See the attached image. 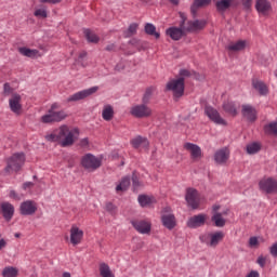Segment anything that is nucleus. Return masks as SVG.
Listing matches in <instances>:
<instances>
[{"label": "nucleus", "mask_w": 277, "mask_h": 277, "mask_svg": "<svg viewBox=\"0 0 277 277\" xmlns=\"http://www.w3.org/2000/svg\"><path fill=\"white\" fill-rule=\"evenodd\" d=\"M48 142H57L60 146L66 148L72 146L79 140V129L63 124L54 130L53 133L45 135Z\"/></svg>", "instance_id": "obj_1"}, {"label": "nucleus", "mask_w": 277, "mask_h": 277, "mask_svg": "<svg viewBox=\"0 0 277 277\" xmlns=\"http://www.w3.org/2000/svg\"><path fill=\"white\" fill-rule=\"evenodd\" d=\"M26 157L24 153H15L6 160V167L4 169L5 174H12V172H21L25 166Z\"/></svg>", "instance_id": "obj_2"}, {"label": "nucleus", "mask_w": 277, "mask_h": 277, "mask_svg": "<svg viewBox=\"0 0 277 277\" xmlns=\"http://www.w3.org/2000/svg\"><path fill=\"white\" fill-rule=\"evenodd\" d=\"M58 109L60 104H52L51 108L48 110V114L41 117V122L49 124V122H62V120H66V118H68L66 111Z\"/></svg>", "instance_id": "obj_3"}, {"label": "nucleus", "mask_w": 277, "mask_h": 277, "mask_svg": "<svg viewBox=\"0 0 277 277\" xmlns=\"http://www.w3.org/2000/svg\"><path fill=\"white\" fill-rule=\"evenodd\" d=\"M103 164V159L96 157L92 154H85L81 157L80 166H82L87 172H94L101 168Z\"/></svg>", "instance_id": "obj_4"}, {"label": "nucleus", "mask_w": 277, "mask_h": 277, "mask_svg": "<svg viewBox=\"0 0 277 277\" xmlns=\"http://www.w3.org/2000/svg\"><path fill=\"white\" fill-rule=\"evenodd\" d=\"M180 17L182 21V28L184 31H200V29H205L207 22L206 21H187V15L185 13H180Z\"/></svg>", "instance_id": "obj_5"}, {"label": "nucleus", "mask_w": 277, "mask_h": 277, "mask_svg": "<svg viewBox=\"0 0 277 277\" xmlns=\"http://www.w3.org/2000/svg\"><path fill=\"white\" fill-rule=\"evenodd\" d=\"M167 90L173 93L174 98H181L185 94V80L183 78L170 80Z\"/></svg>", "instance_id": "obj_6"}, {"label": "nucleus", "mask_w": 277, "mask_h": 277, "mask_svg": "<svg viewBox=\"0 0 277 277\" xmlns=\"http://www.w3.org/2000/svg\"><path fill=\"white\" fill-rule=\"evenodd\" d=\"M200 240L207 246H210V248H215L220 243V241L224 240V233L214 232V233L205 234L200 236Z\"/></svg>", "instance_id": "obj_7"}, {"label": "nucleus", "mask_w": 277, "mask_h": 277, "mask_svg": "<svg viewBox=\"0 0 277 277\" xmlns=\"http://www.w3.org/2000/svg\"><path fill=\"white\" fill-rule=\"evenodd\" d=\"M161 223L164 228H168V230H172L176 227V216L172 214V209L167 207L163 209L161 214Z\"/></svg>", "instance_id": "obj_8"}, {"label": "nucleus", "mask_w": 277, "mask_h": 277, "mask_svg": "<svg viewBox=\"0 0 277 277\" xmlns=\"http://www.w3.org/2000/svg\"><path fill=\"white\" fill-rule=\"evenodd\" d=\"M259 187L265 194H277V181L274 177H264L260 181Z\"/></svg>", "instance_id": "obj_9"}, {"label": "nucleus", "mask_w": 277, "mask_h": 277, "mask_svg": "<svg viewBox=\"0 0 277 277\" xmlns=\"http://www.w3.org/2000/svg\"><path fill=\"white\" fill-rule=\"evenodd\" d=\"M205 114L209 118V120H211V122H214V124H221L222 127H226L227 123L224 118H222L217 109L213 108L212 106H206Z\"/></svg>", "instance_id": "obj_10"}, {"label": "nucleus", "mask_w": 277, "mask_h": 277, "mask_svg": "<svg viewBox=\"0 0 277 277\" xmlns=\"http://www.w3.org/2000/svg\"><path fill=\"white\" fill-rule=\"evenodd\" d=\"M83 229L77 224H72L69 229V241L71 246H79L83 241Z\"/></svg>", "instance_id": "obj_11"}, {"label": "nucleus", "mask_w": 277, "mask_h": 277, "mask_svg": "<svg viewBox=\"0 0 277 277\" xmlns=\"http://www.w3.org/2000/svg\"><path fill=\"white\" fill-rule=\"evenodd\" d=\"M130 114L134 118H148V116L153 115V109H150V107L146 106L145 104H140L132 106Z\"/></svg>", "instance_id": "obj_12"}, {"label": "nucleus", "mask_w": 277, "mask_h": 277, "mask_svg": "<svg viewBox=\"0 0 277 277\" xmlns=\"http://www.w3.org/2000/svg\"><path fill=\"white\" fill-rule=\"evenodd\" d=\"M185 200L192 209H198L200 207V194L195 188L186 189Z\"/></svg>", "instance_id": "obj_13"}, {"label": "nucleus", "mask_w": 277, "mask_h": 277, "mask_svg": "<svg viewBox=\"0 0 277 277\" xmlns=\"http://www.w3.org/2000/svg\"><path fill=\"white\" fill-rule=\"evenodd\" d=\"M131 224L141 235H150V230H153V223L148 220H136L132 221Z\"/></svg>", "instance_id": "obj_14"}, {"label": "nucleus", "mask_w": 277, "mask_h": 277, "mask_svg": "<svg viewBox=\"0 0 277 277\" xmlns=\"http://www.w3.org/2000/svg\"><path fill=\"white\" fill-rule=\"evenodd\" d=\"M98 92V87H93L87 90L79 91L74 95H70L67 101L68 103H72L75 101H83V98H88V96H92V94Z\"/></svg>", "instance_id": "obj_15"}, {"label": "nucleus", "mask_w": 277, "mask_h": 277, "mask_svg": "<svg viewBox=\"0 0 277 277\" xmlns=\"http://www.w3.org/2000/svg\"><path fill=\"white\" fill-rule=\"evenodd\" d=\"M184 148L187 150V153H189L193 161H200V159H202V149L200 146L194 143H185Z\"/></svg>", "instance_id": "obj_16"}, {"label": "nucleus", "mask_w": 277, "mask_h": 277, "mask_svg": "<svg viewBox=\"0 0 277 277\" xmlns=\"http://www.w3.org/2000/svg\"><path fill=\"white\" fill-rule=\"evenodd\" d=\"M19 211L22 215H34L38 211V205L35 201L26 200L21 203Z\"/></svg>", "instance_id": "obj_17"}, {"label": "nucleus", "mask_w": 277, "mask_h": 277, "mask_svg": "<svg viewBox=\"0 0 277 277\" xmlns=\"http://www.w3.org/2000/svg\"><path fill=\"white\" fill-rule=\"evenodd\" d=\"M185 29H183L182 22L180 23V28L179 27H170L166 30V35L171 38V40H181L183 36H185Z\"/></svg>", "instance_id": "obj_18"}, {"label": "nucleus", "mask_w": 277, "mask_h": 277, "mask_svg": "<svg viewBox=\"0 0 277 277\" xmlns=\"http://www.w3.org/2000/svg\"><path fill=\"white\" fill-rule=\"evenodd\" d=\"M207 214H198L194 215L187 221L188 228H198L200 226H205V222H207Z\"/></svg>", "instance_id": "obj_19"}, {"label": "nucleus", "mask_w": 277, "mask_h": 277, "mask_svg": "<svg viewBox=\"0 0 277 277\" xmlns=\"http://www.w3.org/2000/svg\"><path fill=\"white\" fill-rule=\"evenodd\" d=\"M229 158H230V150H228L227 147L219 149L214 154V161L220 166L226 163V161H228Z\"/></svg>", "instance_id": "obj_20"}, {"label": "nucleus", "mask_w": 277, "mask_h": 277, "mask_svg": "<svg viewBox=\"0 0 277 277\" xmlns=\"http://www.w3.org/2000/svg\"><path fill=\"white\" fill-rule=\"evenodd\" d=\"M9 105L13 114H21L23 109V105H21V95L13 94L12 97L9 100Z\"/></svg>", "instance_id": "obj_21"}, {"label": "nucleus", "mask_w": 277, "mask_h": 277, "mask_svg": "<svg viewBox=\"0 0 277 277\" xmlns=\"http://www.w3.org/2000/svg\"><path fill=\"white\" fill-rule=\"evenodd\" d=\"M131 144L133 148H136L138 150H148V140L146 137L136 136L131 140Z\"/></svg>", "instance_id": "obj_22"}, {"label": "nucleus", "mask_w": 277, "mask_h": 277, "mask_svg": "<svg viewBox=\"0 0 277 277\" xmlns=\"http://www.w3.org/2000/svg\"><path fill=\"white\" fill-rule=\"evenodd\" d=\"M1 209L4 220H6V222H10V220L14 217V206L10 202H2Z\"/></svg>", "instance_id": "obj_23"}, {"label": "nucleus", "mask_w": 277, "mask_h": 277, "mask_svg": "<svg viewBox=\"0 0 277 277\" xmlns=\"http://www.w3.org/2000/svg\"><path fill=\"white\" fill-rule=\"evenodd\" d=\"M242 116L249 120V122H254L256 120V109L250 105H242Z\"/></svg>", "instance_id": "obj_24"}, {"label": "nucleus", "mask_w": 277, "mask_h": 277, "mask_svg": "<svg viewBox=\"0 0 277 277\" xmlns=\"http://www.w3.org/2000/svg\"><path fill=\"white\" fill-rule=\"evenodd\" d=\"M18 53H21V55H24V57H31L32 60L36 57H42V54L40 53V51L35 49H29L26 47L18 48Z\"/></svg>", "instance_id": "obj_25"}, {"label": "nucleus", "mask_w": 277, "mask_h": 277, "mask_svg": "<svg viewBox=\"0 0 277 277\" xmlns=\"http://www.w3.org/2000/svg\"><path fill=\"white\" fill-rule=\"evenodd\" d=\"M137 200L141 207H153L157 202L153 195H140Z\"/></svg>", "instance_id": "obj_26"}, {"label": "nucleus", "mask_w": 277, "mask_h": 277, "mask_svg": "<svg viewBox=\"0 0 277 277\" xmlns=\"http://www.w3.org/2000/svg\"><path fill=\"white\" fill-rule=\"evenodd\" d=\"M255 8L260 14L266 16V14H269V10H272V4L267 0H258Z\"/></svg>", "instance_id": "obj_27"}, {"label": "nucleus", "mask_w": 277, "mask_h": 277, "mask_svg": "<svg viewBox=\"0 0 277 277\" xmlns=\"http://www.w3.org/2000/svg\"><path fill=\"white\" fill-rule=\"evenodd\" d=\"M252 87L254 88V90L259 91V94H261V96H265L269 92L267 84H265V82L261 80H253Z\"/></svg>", "instance_id": "obj_28"}, {"label": "nucleus", "mask_w": 277, "mask_h": 277, "mask_svg": "<svg viewBox=\"0 0 277 277\" xmlns=\"http://www.w3.org/2000/svg\"><path fill=\"white\" fill-rule=\"evenodd\" d=\"M98 272L101 277H116L111 267L107 263H100Z\"/></svg>", "instance_id": "obj_29"}, {"label": "nucleus", "mask_w": 277, "mask_h": 277, "mask_svg": "<svg viewBox=\"0 0 277 277\" xmlns=\"http://www.w3.org/2000/svg\"><path fill=\"white\" fill-rule=\"evenodd\" d=\"M246 47H248V42L246 40H239L236 42H232L227 45L228 51H243V49H246Z\"/></svg>", "instance_id": "obj_30"}, {"label": "nucleus", "mask_w": 277, "mask_h": 277, "mask_svg": "<svg viewBox=\"0 0 277 277\" xmlns=\"http://www.w3.org/2000/svg\"><path fill=\"white\" fill-rule=\"evenodd\" d=\"M102 118L103 120H106V122L114 120V107L111 105L104 106L102 110Z\"/></svg>", "instance_id": "obj_31"}, {"label": "nucleus", "mask_w": 277, "mask_h": 277, "mask_svg": "<svg viewBox=\"0 0 277 277\" xmlns=\"http://www.w3.org/2000/svg\"><path fill=\"white\" fill-rule=\"evenodd\" d=\"M145 34H147V36H154L156 40L161 38V35L157 31V27L150 23L145 24Z\"/></svg>", "instance_id": "obj_32"}, {"label": "nucleus", "mask_w": 277, "mask_h": 277, "mask_svg": "<svg viewBox=\"0 0 277 277\" xmlns=\"http://www.w3.org/2000/svg\"><path fill=\"white\" fill-rule=\"evenodd\" d=\"M130 186H131V180H129V177H123L121 182L117 185L116 192L117 194H119V192H127Z\"/></svg>", "instance_id": "obj_33"}, {"label": "nucleus", "mask_w": 277, "mask_h": 277, "mask_svg": "<svg viewBox=\"0 0 277 277\" xmlns=\"http://www.w3.org/2000/svg\"><path fill=\"white\" fill-rule=\"evenodd\" d=\"M209 3H211V0H195L190 8V12L195 15L198 8H205L209 5Z\"/></svg>", "instance_id": "obj_34"}, {"label": "nucleus", "mask_w": 277, "mask_h": 277, "mask_svg": "<svg viewBox=\"0 0 277 277\" xmlns=\"http://www.w3.org/2000/svg\"><path fill=\"white\" fill-rule=\"evenodd\" d=\"M3 277H17L18 276V269L13 266H8L2 272Z\"/></svg>", "instance_id": "obj_35"}, {"label": "nucleus", "mask_w": 277, "mask_h": 277, "mask_svg": "<svg viewBox=\"0 0 277 277\" xmlns=\"http://www.w3.org/2000/svg\"><path fill=\"white\" fill-rule=\"evenodd\" d=\"M223 109L226 114H229V116H237V108L235 107V104L230 102L223 104Z\"/></svg>", "instance_id": "obj_36"}, {"label": "nucleus", "mask_w": 277, "mask_h": 277, "mask_svg": "<svg viewBox=\"0 0 277 277\" xmlns=\"http://www.w3.org/2000/svg\"><path fill=\"white\" fill-rule=\"evenodd\" d=\"M230 3H233V0H221L216 2V9L220 12H224V10H228L230 8Z\"/></svg>", "instance_id": "obj_37"}, {"label": "nucleus", "mask_w": 277, "mask_h": 277, "mask_svg": "<svg viewBox=\"0 0 277 277\" xmlns=\"http://www.w3.org/2000/svg\"><path fill=\"white\" fill-rule=\"evenodd\" d=\"M212 222H214L215 226H217L219 228H222V226L226 224V220H224V217H222V214L220 213H215L212 216Z\"/></svg>", "instance_id": "obj_38"}, {"label": "nucleus", "mask_w": 277, "mask_h": 277, "mask_svg": "<svg viewBox=\"0 0 277 277\" xmlns=\"http://www.w3.org/2000/svg\"><path fill=\"white\" fill-rule=\"evenodd\" d=\"M264 131L268 135H277V122L268 123L265 126Z\"/></svg>", "instance_id": "obj_39"}, {"label": "nucleus", "mask_w": 277, "mask_h": 277, "mask_svg": "<svg viewBox=\"0 0 277 277\" xmlns=\"http://www.w3.org/2000/svg\"><path fill=\"white\" fill-rule=\"evenodd\" d=\"M84 36L89 42H98V36H96V34L90 29L84 30Z\"/></svg>", "instance_id": "obj_40"}, {"label": "nucleus", "mask_w": 277, "mask_h": 277, "mask_svg": "<svg viewBox=\"0 0 277 277\" xmlns=\"http://www.w3.org/2000/svg\"><path fill=\"white\" fill-rule=\"evenodd\" d=\"M259 150H261V145L259 143H251L247 145V153L249 155H255Z\"/></svg>", "instance_id": "obj_41"}, {"label": "nucleus", "mask_w": 277, "mask_h": 277, "mask_svg": "<svg viewBox=\"0 0 277 277\" xmlns=\"http://www.w3.org/2000/svg\"><path fill=\"white\" fill-rule=\"evenodd\" d=\"M9 198H11V200H15L16 202H18V200H21L23 197L18 195L16 190H10Z\"/></svg>", "instance_id": "obj_42"}, {"label": "nucleus", "mask_w": 277, "mask_h": 277, "mask_svg": "<svg viewBox=\"0 0 277 277\" xmlns=\"http://www.w3.org/2000/svg\"><path fill=\"white\" fill-rule=\"evenodd\" d=\"M35 16H37V18H47V10H44V9L36 10Z\"/></svg>", "instance_id": "obj_43"}, {"label": "nucleus", "mask_w": 277, "mask_h": 277, "mask_svg": "<svg viewBox=\"0 0 277 277\" xmlns=\"http://www.w3.org/2000/svg\"><path fill=\"white\" fill-rule=\"evenodd\" d=\"M194 75L193 71H189L188 69H181L180 70V79H183L185 81V77H192Z\"/></svg>", "instance_id": "obj_44"}, {"label": "nucleus", "mask_w": 277, "mask_h": 277, "mask_svg": "<svg viewBox=\"0 0 277 277\" xmlns=\"http://www.w3.org/2000/svg\"><path fill=\"white\" fill-rule=\"evenodd\" d=\"M256 263L260 265V267H265V263H267V258L263 256V255H260L258 258Z\"/></svg>", "instance_id": "obj_45"}, {"label": "nucleus", "mask_w": 277, "mask_h": 277, "mask_svg": "<svg viewBox=\"0 0 277 277\" xmlns=\"http://www.w3.org/2000/svg\"><path fill=\"white\" fill-rule=\"evenodd\" d=\"M249 246H250V248H256V246H259V238L251 237L249 239Z\"/></svg>", "instance_id": "obj_46"}, {"label": "nucleus", "mask_w": 277, "mask_h": 277, "mask_svg": "<svg viewBox=\"0 0 277 277\" xmlns=\"http://www.w3.org/2000/svg\"><path fill=\"white\" fill-rule=\"evenodd\" d=\"M106 210H107L109 213H116V206H114V203H107V205H106Z\"/></svg>", "instance_id": "obj_47"}, {"label": "nucleus", "mask_w": 277, "mask_h": 277, "mask_svg": "<svg viewBox=\"0 0 277 277\" xmlns=\"http://www.w3.org/2000/svg\"><path fill=\"white\" fill-rule=\"evenodd\" d=\"M269 252H271L272 256H277V242H275V243L269 248Z\"/></svg>", "instance_id": "obj_48"}, {"label": "nucleus", "mask_w": 277, "mask_h": 277, "mask_svg": "<svg viewBox=\"0 0 277 277\" xmlns=\"http://www.w3.org/2000/svg\"><path fill=\"white\" fill-rule=\"evenodd\" d=\"M129 34H131V35H133V34H135L136 31H137V24H131L130 26H129Z\"/></svg>", "instance_id": "obj_49"}, {"label": "nucleus", "mask_w": 277, "mask_h": 277, "mask_svg": "<svg viewBox=\"0 0 277 277\" xmlns=\"http://www.w3.org/2000/svg\"><path fill=\"white\" fill-rule=\"evenodd\" d=\"M150 100V91L147 90L146 93L143 96V103H148V101Z\"/></svg>", "instance_id": "obj_50"}, {"label": "nucleus", "mask_w": 277, "mask_h": 277, "mask_svg": "<svg viewBox=\"0 0 277 277\" xmlns=\"http://www.w3.org/2000/svg\"><path fill=\"white\" fill-rule=\"evenodd\" d=\"M62 0H40V3H52L55 5L56 3H60Z\"/></svg>", "instance_id": "obj_51"}, {"label": "nucleus", "mask_w": 277, "mask_h": 277, "mask_svg": "<svg viewBox=\"0 0 277 277\" xmlns=\"http://www.w3.org/2000/svg\"><path fill=\"white\" fill-rule=\"evenodd\" d=\"M4 93L5 94L12 93V87H10V83H4Z\"/></svg>", "instance_id": "obj_52"}, {"label": "nucleus", "mask_w": 277, "mask_h": 277, "mask_svg": "<svg viewBox=\"0 0 277 277\" xmlns=\"http://www.w3.org/2000/svg\"><path fill=\"white\" fill-rule=\"evenodd\" d=\"M89 144L90 142L88 141V138H82L80 141V146H82V148H85Z\"/></svg>", "instance_id": "obj_53"}, {"label": "nucleus", "mask_w": 277, "mask_h": 277, "mask_svg": "<svg viewBox=\"0 0 277 277\" xmlns=\"http://www.w3.org/2000/svg\"><path fill=\"white\" fill-rule=\"evenodd\" d=\"M241 2L243 3L245 8H250V5H252V0H241Z\"/></svg>", "instance_id": "obj_54"}, {"label": "nucleus", "mask_w": 277, "mask_h": 277, "mask_svg": "<svg viewBox=\"0 0 277 277\" xmlns=\"http://www.w3.org/2000/svg\"><path fill=\"white\" fill-rule=\"evenodd\" d=\"M133 181V187L136 189L140 186V182L137 181V177H132Z\"/></svg>", "instance_id": "obj_55"}, {"label": "nucleus", "mask_w": 277, "mask_h": 277, "mask_svg": "<svg viewBox=\"0 0 277 277\" xmlns=\"http://www.w3.org/2000/svg\"><path fill=\"white\" fill-rule=\"evenodd\" d=\"M5 246H8V241H5V239H0V250H3Z\"/></svg>", "instance_id": "obj_56"}, {"label": "nucleus", "mask_w": 277, "mask_h": 277, "mask_svg": "<svg viewBox=\"0 0 277 277\" xmlns=\"http://www.w3.org/2000/svg\"><path fill=\"white\" fill-rule=\"evenodd\" d=\"M247 277H259V272H256V271H251V272L247 275Z\"/></svg>", "instance_id": "obj_57"}, {"label": "nucleus", "mask_w": 277, "mask_h": 277, "mask_svg": "<svg viewBox=\"0 0 277 277\" xmlns=\"http://www.w3.org/2000/svg\"><path fill=\"white\" fill-rule=\"evenodd\" d=\"M34 184L31 182H27L24 184V189H28V187H31Z\"/></svg>", "instance_id": "obj_58"}, {"label": "nucleus", "mask_w": 277, "mask_h": 277, "mask_svg": "<svg viewBox=\"0 0 277 277\" xmlns=\"http://www.w3.org/2000/svg\"><path fill=\"white\" fill-rule=\"evenodd\" d=\"M87 55H88V53L81 52V53L79 54V60H83V57H87Z\"/></svg>", "instance_id": "obj_59"}, {"label": "nucleus", "mask_w": 277, "mask_h": 277, "mask_svg": "<svg viewBox=\"0 0 277 277\" xmlns=\"http://www.w3.org/2000/svg\"><path fill=\"white\" fill-rule=\"evenodd\" d=\"M213 211L214 212L220 211V206H217V205L213 206Z\"/></svg>", "instance_id": "obj_60"}, {"label": "nucleus", "mask_w": 277, "mask_h": 277, "mask_svg": "<svg viewBox=\"0 0 277 277\" xmlns=\"http://www.w3.org/2000/svg\"><path fill=\"white\" fill-rule=\"evenodd\" d=\"M171 3H173L174 5H177L179 0H169Z\"/></svg>", "instance_id": "obj_61"}, {"label": "nucleus", "mask_w": 277, "mask_h": 277, "mask_svg": "<svg viewBox=\"0 0 277 277\" xmlns=\"http://www.w3.org/2000/svg\"><path fill=\"white\" fill-rule=\"evenodd\" d=\"M63 277H71L70 273H63Z\"/></svg>", "instance_id": "obj_62"}, {"label": "nucleus", "mask_w": 277, "mask_h": 277, "mask_svg": "<svg viewBox=\"0 0 277 277\" xmlns=\"http://www.w3.org/2000/svg\"><path fill=\"white\" fill-rule=\"evenodd\" d=\"M276 77H277V74H276Z\"/></svg>", "instance_id": "obj_63"}]
</instances>
